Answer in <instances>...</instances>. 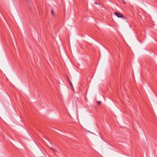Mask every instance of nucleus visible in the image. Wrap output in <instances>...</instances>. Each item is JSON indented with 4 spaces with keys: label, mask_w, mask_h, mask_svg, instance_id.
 Returning <instances> with one entry per match:
<instances>
[{
    "label": "nucleus",
    "mask_w": 157,
    "mask_h": 157,
    "mask_svg": "<svg viewBox=\"0 0 157 157\" xmlns=\"http://www.w3.org/2000/svg\"><path fill=\"white\" fill-rule=\"evenodd\" d=\"M56 132H57V133H59V132H56Z\"/></svg>",
    "instance_id": "obj_10"
},
{
    "label": "nucleus",
    "mask_w": 157,
    "mask_h": 157,
    "mask_svg": "<svg viewBox=\"0 0 157 157\" xmlns=\"http://www.w3.org/2000/svg\"><path fill=\"white\" fill-rule=\"evenodd\" d=\"M50 149L52 150L55 153L57 152V151L56 149H55L52 147L50 148Z\"/></svg>",
    "instance_id": "obj_2"
},
{
    "label": "nucleus",
    "mask_w": 157,
    "mask_h": 157,
    "mask_svg": "<svg viewBox=\"0 0 157 157\" xmlns=\"http://www.w3.org/2000/svg\"><path fill=\"white\" fill-rule=\"evenodd\" d=\"M98 105H100L101 103V101H98Z\"/></svg>",
    "instance_id": "obj_7"
},
{
    "label": "nucleus",
    "mask_w": 157,
    "mask_h": 157,
    "mask_svg": "<svg viewBox=\"0 0 157 157\" xmlns=\"http://www.w3.org/2000/svg\"><path fill=\"white\" fill-rule=\"evenodd\" d=\"M51 12L52 15H54V12L53 10H51Z\"/></svg>",
    "instance_id": "obj_3"
},
{
    "label": "nucleus",
    "mask_w": 157,
    "mask_h": 157,
    "mask_svg": "<svg viewBox=\"0 0 157 157\" xmlns=\"http://www.w3.org/2000/svg\"><path fill=\"white\" fill-rule=\"evenodd\" d=\"M25 1L27 3H29L30 2V0H25Z\"/></svg>",
    "instance_id": "obj_5"
},
{
    "label": "nucleus",
    "mask_w": 157,
    "mask_h": 157,
    "mask_svg": "<svg viewBox=\"0 0 157 157\" xmlns=\"http://www.w3.org/2000/svg\"><path fill=\"white\" fill-rule=\"evenodd\" d=\"M69 82H70V85H71V86H72V89H73V90H74V88H73V85H72V84L71 83V82L70 81H69Z\"/></svg>",
    "instance_id": "obj_4"
},
{
    "label": "nucleus",
    "mask_w": 157,
    "mask_h": 157,
    "mask_svg": "<svg viewBox=\"0 0 157 157\" xmlns=\"http://www.w3.org/2000/svg\"><path fill=\"white\" fill-rule=\"evenodd\" d=\"M114 14L118 17H124V15L120 13H118L115 12L114 13Z\"/></svg>",
    "instance_id": "obj_1"
},
{
    "label": "nucleus",
    "mask_w": 157,
    "mask_h": 157,
    "mask_svg": "<svg viewBox=\"0 0 157 157\" xmlns=\"http://www.w3.org/2000/svg\"><path fill=\"white\" fill-rule=\"evenodd\" d=\"M55 129H56L57 130V129L56 128H55ZM57 130H58L57 129Z\"/></svg>",
    "instance_id": "obj_9"
},
{
    "label": "nucleus",
    "mask_w": 157,
    "mask_h": 157,
    "mask_svg": "<svg viewBox=\"0 0 157 157\" xmlns=\"http://www.w3.org/2000/svg\"><path fill=\"white\" fill-rule=\"evenodd\" d=\"M94 4H98V3L96 2H94Z\"/></svg>",
    "instance_id": "obj_8"
},
{
    "label": "nucleus",
    "mask_w": 157,
    "mask_h": 157,
    "mask_svg": "<svg viewBox=\"0 0 157 157\" xmlns=\"http://www.w3.org/2000/svg\"><path fill=\"white\" fill-rule=\"evenodd\" d=\"M121 1L124 4L125 3V0H121Z\"/></svg>",
    "instance_id": "obj_6"
}]
</instances>
